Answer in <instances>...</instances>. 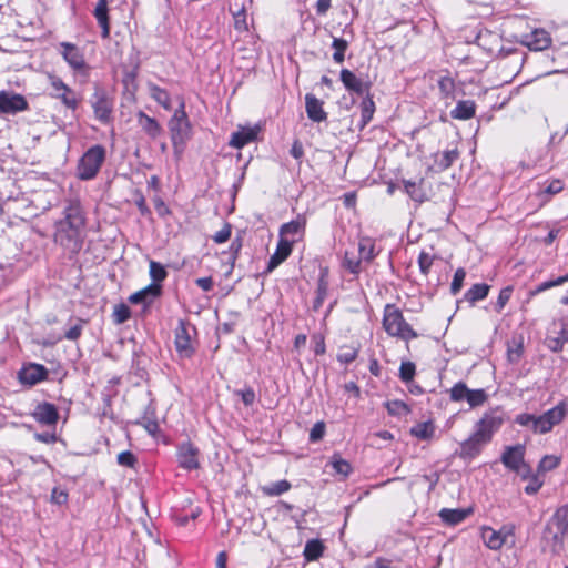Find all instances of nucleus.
Returning a JSON list of instances; mask_svg holds the SVG:
<instances>
[{
    "instance_id": "1",
    "label": "nucleus",
    "mask_w": 568,
    "mask_h": 568,
    "mask_svg": "<svg viewBox=\"0 0 568 568\" xmlns=\"http://www.w3.org/2000/svg\"><path fill=\"white\" fill-rule=\"evenodd\" d=\"M505 422L504 413L499 408H493L474 425V430L468 438L459 445L458 455L463 459H474L493 440L494 435L501 428Z\"/></svg>"
},
{
    "instance_id": "2",
    "label": "nucleus",
    "mask_w": 568,
    "mask_h": 568,
    "mask_svg": "<svg viewBox=\"0 0 568 568\" xmlns=\"http://www.w3.org/2000/svg\"><path fill=\"white\" fill-rule=\"evenodd\" d=\"M64 217L55 223L54 240L60 245L79 250L82 243V232L85 219L78 200H70L63 211Z\"/></svg>"
},
{
    "instance_id": "3",
    "label": "nucleus",
    "mask_w": 568,
    "mask_h": 568,
    "mask_svg": "<svg viewBox=\"0 0 568 568\" xmlns=\"http://www.w3.org/2000/svg\"><path fill=\"white\" fill-rule=\"evenodd\" d=\"M568 406L566 402H560L555 407L541 415L528 413L519 414L515 417V423L529 428L535 434L549 433L555 425H558L566 416Z\"/></svg>"
},
{
    "instance_id": "4",
    "label": "nucleus",
    "mask_w": 568,
    "mask_h": 568,
    "mask_svg": "<svg viewBox=\"0 0 568 568\" xmlns=\"http://www.w3.org/2000/svg\"><path fill=\"white\" fill-rule=\"evenodd\" d=\"M383 327L388 335L404 341L417 337V333L405 321L402 311L395 304H386L383 314Z\"/></svg>"
},
{
    "instance_id": "5",
    "label": "nucleus",
    "mask_w": 568,
    "mask_h": 568,
    "mask_svg": "<svg viewBox=\"0 0 568 568\" xmlns=\"http://www.w3.org/2000/svg\"><path fill=\"white\" fill-rule=\"evenodd\" d=\"M105 156L106 150L104 146L97 144L89 148L78 162V178L83 181L95 178L105 161Z\"/></svg>"
},
{
    "instance_id": "6",
    "label": "nucleus",
    "mask_w": 568,
    "mask_h": 568,
    "mask_svg": "<svg viewBox=\"0 0 568 568\" xmlns=\"http://www.w3.org/2000/svg\"><path fill=\"white\" fill-rule=\"evenodd\" d=\"M168 125L174 149L182 150L186 141L191 138L192 131L191 123L185 112V102L183 99L180 100L179 108L174 111Z\"/></svg>"
},
{
    "instance_id": "7",
    "label": "nucleus",
    "mask_w": 568,
    "mask_h": 568,
    "mask_svg": "<svg viewBox=\"0 0 568 568\" xmlns=\"http://www.w3.org/2000/svg\"><path fill=\"white\" fill-rule=\"evenodd\" d=\"M51 97L59 99L64 106L71 110H75L79 105L78 94L65 84L61 78L57 75H50Z\"/></svg>"
},
{
    "instance_id": "8",
    "label": "nucleus",
    "mask_w": 568,
    "mask_h": 568,
    "mask_svg": "<svg viewBox=\"0 0 568 568\" xmlns=\"http://www.w3.org/2000/svg\"><path fill=\"white\" fill-rule=\"evenodd\" d=\"M94 116L102 123H108L111 120L113 110V101L102 88H95L94 93L90 100Z\"/></svg>"
},
{
    "instance_id": "9",
    "label": "nucleus",
    "mask_w": 568,
    "mask_h": 568,
    "mask_svg": "<svg viewBox=\"0 0 568 568\" xmlns=\"http://www.w3.org/2000/svg\"><path fill=\"white\" fill-rule=\"evenodd\" d=\"M195 328L187 322L180 320L179 324L174 331L175 339V348L180 356L191 357L194 353V348L192 346V332Z\"/></svg>"
},
{
    "instance_id": "10",
    "label": "nucleus",
    "mask_w": 568,
    "mask_h": 568,
    "mask_svg": "<svg viewBox=\"0 0 568 568\" xmlns=\"http://www.w3.org/2000/svg\"><path fill=\"white\" fill-rule=\"evenodd\" d=\"M200 450L191 442H184L178 446L176 459L181 468L195 470L200 468Z\"/></svg>"
},
{
    "instance_id": "11",
    "label": "nucleus",
    "mask_w": 568,
    "mask_h": 568,
    "mask_svg": "<svg viewBox=\"0 0 568 568\" xmlns=\"http://www.w3.org/2000/svg\"><path fill=\"white\" fill-rule=\"evenodd\" d=\"M513 528L508 526L501 527L499 530H495L491 527L481 528V539L484 544L491 550H498L508 542L509 538H513Z\"/></svg>"
},
{
    "instance_id": "12",
    "label": "nucleus",
    "mask_w": 568,
    "mask_h": 568,
    "mask_svg": "<svg viewBox=\"0 0 568 568\" xmlns=\"http://www.w3.org/2000/svg\"><path fill=\"white\" fill-rule=\"evenodd\" d=\"M59 53L68 65L75 72H82L87 69L83 51L70 42L59 43Z\"/></svg>"
},
{
    "instance_id": "13",
    "label": "nucleus",
    "mask_w": 568,
    "mask_h": 568,
    "mask_svg": "<svg viewBox=\"0 0 568 568\" xmlns=\"http://www.w3.org/2000/svg\"><path fill=\"white\" fill-rule=\"evenodd\" d=\"M49 371L38 363L24 364L18 372L19 382L22 385L34 386L48 378Z\"/></svg>"
},
{
    "instance_id": "14",
    "label": "nucleus",
    "mask_w": 568,
    "mask_h": 568,
    "mask_svg": "<svg viewBox=\"0 0 568 568\" xmlns=\"http://www.w3.org/2000/svg\"><path fill=\"white\" fill-rule=\"evenodd\" d=\"M28 109L24 97L18 93L0 91V113L16 114Z\"/></svg>"
},
{
    "instance_id": "15",
    "label": "nucleus",
    "mask_w": 568,
    "mask_h": 568,
    "mask_svg": "<svg viewBox=\"0 0 568 568\" xmlns=\"http://www.w3.org/2000/svg\"><path fill=\"white\" fill-rule=\"evenodd\" d=\"M306 220L303 216H297L295 220L285 223L280 229V240H286L290 245L300 241L305 232Z\"/></svg>"
},
{
    "instance_id": "16",
    "label": "nucleus",
    "mask_w": 568,
    "mask_h": 568,
    "mask_svg": "<svg viewBox=\"0 0 568 568\" xmlns=\"http://www.w3.org/2000/svg\"><path fill=\"white\" fill-rule=\"evenodd\" d=\"M341 81L348 92L356 93L358 95H366L369 93L371 82L357 77L348 69H343L341 71Z\"/></svg>"
},
{
    "instance_id": "17",
    "label": "nucleus",
    "mask_w": 568,
    "mask_h": 568,
    "mask_svg": "<svg viewBox=\"0 0 568 568\" xmlns=\"http://www.w3.org/2000/svg\"><path fill=\"white\" fill-rule=\"evenodd\" d=\"M525 447L523 445L507 446L501 455L505 467L520 473L526 465L524 463Z\"/></svg>"
},
{
    "instance_id": "18",
    "label": "nucleus",
    "mask_w": 568,
    "mask_h": 568,
    "mask_svg": "<svg viewBox=\"0 0 568 568\" xmlns=\"http://www.w3.org/2000/svg\"><path fill=\"white\" fill-rule=\"evenodd\" d=\"M162 288L160 284H149L144 288L131 294L129 302L132 304H142L149 307L156 297L161 295Z\"/></svg>"
},
{
    "instance_id": "19",
    "label": "nucleus",
    "mask_w": 568,
    "mask_h": 568,
    "mask_svg": "<svg viewBox=\"0 0 568 568\" xmlns=\"http://www.w3.org/2000/svg\"><path fill=\"white\" fill-rule=\"evenodd\" d=\"M524 43L535 51H542L550 47L551 38L544 29H536L525 37Z\"/></svg>"
},
{
    "instance_id": "20",
    "label": "nucleus",
    "mask_w": 568,
    "mask_h": 568,
    "mask_svg": "<svg viewBox=\"0 0 568 568\" xmlns=\"http://www.w3.org/2000/svg\"><path fill=\"white\" fill-rule=\"evenodd\" d=\"M33 417L37 422L51 426L57 424L59 414L57 407L53 404L42 403L36 407Z\"/></svg>"
},
{
    "instance_id": "21",
    "label": "nucleus",
    "mask_w": 568,
    "mask_h": 568,
    "mask_svg": "<svg viewBox=\"0 0 568 568\" xmlns=\"http://www.w3.org/2000/svg\"><path fill=\"white\" fill-rule=\"evenodd\" d=\"M305 108L307 116L314 122L325 121L327 118L326 112L323 109V102L315 95L307 93L305 95Z\"/></svg>"
},
{
    "instance_id": "22",
    "label": "nucleus",
    "mask_w": 568,
    "mask_h": 568,
    "mask_svg": "<svg viewBox=\"0 0 568 568\" xmlns=\"http://www.w3.org/2000/svg\"><path fill=\"white\" fill-rule=\"evenodd\" d=\"M257 132V128H241L236 132L232 133L229 144L232 148L242 149L246 144L256 140Z\"/></svg>"
},
{
    "instance_id": "23",
    "label": "nucleus",
    "mask_w": 568,
    "mask_h": 568,
    "mask_svg": "<svg viewBox=\"0 0 568 568\" xmlns=\"http://www.w3.org/2000/svg\"><path fill=\"white\" fill-rule=\"evenodd\" d=\"M93 16L101 28L102 38L106 39L110 36V23H109V8L106 0H98L97 6L93 10Z\"/></svg>"
},
{
    "instance_id": "24",
    "label": "nucleus",
    "mask_w": 568,
    "mask_h": 568,
    "mask_svg": "<svg viewBox=\"0 0 568 568\" xmlns=\"http://www.w3.org/2000/svg\"><path fill=\"white\" fill-rule=\"evenodd\" d=\"M292 245L286 240H278L275 252L267 263V272H272L282 264L292 253Z\"/></svg>"
},
{
    "instance_id": "25",
    "label": "nucleus",
    "mask_w": 568,
    "mask_h": 568,
    "mask_svg": "<svg viewBox=\"0 0 568 568\" xmlns=\"http://www.w3.org/2000/svg\"><path fill=\"white\" fill-rule=\"evenodd\" d=\"M136 120L142 131L151 139H156L162 133L160 123L154 119L145 114L143 111L136 113Z\"/></svg>"
},
{
    "instance_id": "26",
    "label": "nucleus",
    "mask_w": 568,
    "mask_h": 568,
    "mask_svg": "<svg viewBox=\"0 0 568 568\" xmlns=\"http://www.w3.org/2000/svg\"><path fill=\"white\" fill-rule=\"evenodd\" d=\"M471 513V509H450V508H443L438 516L442 519L443 523L449 525V526H456L464 521Z\"/></svg>"
},
{
    "instance_id": "27",
    "label": "nucleus",
    "mask_w": 568,
    "mask_h": 568,
    "mask_svg": "<svg viewBox=\"0 0 568 568\" xmlns=\"http://www.w3.org/2000/svg\"><path fill=\"white\" fill-rule=\"evenodd\" d=\"M476 103L471 100L458 101L455 109L450 111V116L456 120H469L475 116Z\"/></svg>"
},
{
    "instance_id": "28",
    "label": "nucleus",
    "mask_w": 568,
    "mask_h": 568,
    "mask_svg": "<svg viewBox=\"0 0 568 568\" xmlns=\"http://www.w3.org/2000/svg\"><path fill=\"white\" fill-rule=\"evenodd\" d=\"M146 88L150 97L153 100H155L160 105H162L168 111L172 109L171 97L165 89L160 88L153 82H148Z\"/></svg>"
},
{
    "instance_id": "29",
    "label": "nucleus",
    "mask_w": 568,
    "mask_h": 568,
    "mask_svg": "<svg viewBox=\"0 0 568 568\" xmlns=\"http://www.w3.org/2000/svg\"><path fill=\"white\" fill-rule=\"evenodd\" d=\"M358 253L363 262H372L376 256L375 241L371 237L364 236L358 241Z\"/></svg>"
},
{
    "instance_id": "30",
    "label": "nucleus",
    "mask_w": 568,
    "mask_h": 568,
    "mask_svg": "<svg viewBox=\"0 0 568 568\" xmlns=\"http://www.w3.org/2000/svg\"><path fill=\"white\" fill-rule=\"evenodd\" d=\"M410 434L420 440H428L435 434V426L432 422L418 423L410 428Z\"/></svg>"
},
{
    "instance_id": "31",
    "label": "nucleus",
    "mask_w": 568,
    "mask_h": 568,
    "mask_svg": "<svg viewBox=\"0 0 568 568\" xmlns=\"http://www.w3.org/2000/svg\"><path fill=\"white\" fill-rule=\"evenodd\" d=\"M324 551V546L321 540L312 539L308 540L304 547V557L307 561L317 560Z\"/></svg>"
},
{
    "instance_id": "32",
    "label": "nucleus",
    "mask_w": 568,
    "mask_h": 568,
    "mask_svg": "<svg viewBox=\"0 0 568 568\" xmlns=\"http://www.w3.org/2000/svg\"><path fill=\"white\" fill-rule=\"evenodd\" d=\"M489 292V285L485 283H478L473 285L465 294V300L470 304L484 300Z\"/></svg>"
},
{
    "instance_id": "33",
    "label": "nucleus",
    "mask_w": 568,
    "mask_h": 568,
    "mask_svg": "<svg viewBox=\"0 0 568 568\" xmlns=\"http://www.w3.org/2000/svg\"><path fill=\"white\" fill-rule=\"evenodd\" d=\"M423 179L419 182L415 181H404V189L406 193L410 196L412 200L416 202H424L426 200V194L422 187Z\"/></svg>"
},
{
    "instance_id": "34",
    "label": "nucleus",
    "mask_w": 568,
    "mask_h": 568,
    "mask_svg": "<svg viewBox=\"0 0 568 568\" xmlns=\"http://www.w3.org/2000/svg\"><path fill=\"white\" fill-rule=\"evenodd\" d=\"M562 190L564 182L561 180H551L545 183V186L539 191L538 196L546 202L550 196L560 193Z\"/></svg>"
},
{
    "instance_id": "35",
    "label": "nucleus",
    "mask_w": 568,
    "mask_h": 568,
    "mask_svg": "<svg viewBox=\"0 0 568 568\" xmlns=\"http://www.w3.org/2000/svg\"><path fill=\"white\" fill-rule=\"evenodd\" d=\"M375 112V103L369 97V94H366V97L363 99L361 103V118H362V125H366L373 118Z\"/></svg>"
},
{
    "instance_id": "36",
    "label": "nucleus",
    "mask_w": 568,
    "mask_h": 568,
    "mask_svg": "<svg viewBox=\"0 0 568 568\" xmlns=\"http://www.w3.org/2000/svg\"><path fill=\"white\" fill-rule=\"evenodd\" d=\"M291 489V483L283 479L272 483L262 488V491L267 496H280Z\"/></svg>"
},
{
    "instance_id": "37",
    "label": "nucleus",
    "mask_w": 568,
    "mask_h": 568,
    "mask_svg": "<svg viewBox=\"0 0 568 568\" xmlns=\"http://www.w3.org/2000/svg\"><path fill=\"white\" fill-rule=\"evenodd\" d=\"M329 464L337 474L344 477H347L352 471L351 464L347 460L343 459L341 455L337 453H335L332 456Z\"/></svg>"
},
{
    "instance_id": "38",
    "label": "nucleus",
    "mask_w": 568,
    "mask_h": 568,
    "mask_svg": "<svg viewBox=\"0 0 568 568\" xmlns=\"http://www.w3.org/2000/svg\"><path fill=\"white\" fill-rule=\"evenodd\" d=\"M385 407L392 416H404L410 412L407 404L398 399L386 402Z\"/></svg>"
},
{
    "instance_id": "39",
    "label": "nucleus",
    "mask_w": 568,
    "mask_h": 568,
    "mask_svg": "<svg viewBox=\"0 0 568 568\" xmlns=\"http://www.w3.org/2000/svg\"><path fill=\"white\" fill-rule=\"evenodd\" d=\"M150 277L152 278L151 284H160L163 282L168 275L164 266L160 264L159 262L151 261L150 262Z\"/></svg>"
},
{
    "instance_id": "40",
    "label": "nucleus",
    "mask_w": 568,
    "mask_h": 568,
    "mask_svg": "<svg viewBox=\"0 0 568 568\" xmlns=\"http://www.w3.org/2000/svg\"><path fill=\"white\" fill-rule=\"evenodd\" d=\"M469 390L470 389L467 387L465 383L458 382L450 388L449 397L453 402L466 400Z\"/></svg>"
},
{
    "instance_id": "41",
    "label": "nucleus",
    "mask_w": 568,
    "mask_h": 568,
    "mask_svg": "<svg viewBox=\"0 0 568 568\" xmlns=\"http://www.w3.org/2000/svg\"><path fill=\"white\" fill-rule=\"evenodd\" d=\"M332 47L335 50V52L333 53V60L336 63H342L345 59V51L348 47L347 41L341 38H334Z\"/></svg>"
},
{
    "instance_id": "42",
    "label": "nucleus",
    "mask_w": 568,
    "mask_h": 568,
    "mask_svg": "<svg viewBox=\"0 0 568 568\" xmlns=\"http://www.w3.org/2000/svg\"><path fill=\"white\" fill-rule=\"evenodd\" d=\"M488 396L484 389H470L467 396L466 402L471 408L481 406Z\"/></svg>"
},
{
    "instance_id": "43",
    "label": "nucleus",
    "mask_w": 568,
    "mask_h": 568,
    "mask_svg": "<svg viewBox=\"0 0 568 568\" xmlns=\"http://www.w3.org/2000/svg\"><path fill=\"white\" fill-rule=\"evenodd\" d=\"M415 374H416V366L413 362H410V361L402 362L400 367H399V378L404 383L412 382Z\"/></svg>"
},
{
    "instance_id": "44",
    "label": "nucleus",
    "mask_w": 568,
    "mask_h": 568,
    "mask_svg": "<svg viewBox=\"0 0 568 568\" xmlns=\"http://www.w3.org/2000/svg\"><path fill=\"white\" fill-rule=\"evenodd\" d=\"M567 516H568V508L558 509L556 511L555 516L552 517L550 525L556 524L557 529L561 534H564L568 528Z\"/></svg>"
},
{
    "instance_id": "45",
    "label": "nucleus",
    "mask_w": 568,
    "mask_h": 568,
    "mask_svg": "<svg viewBox=\"0 0 568 568\" xmlns=\"http://www.w3.org/2000/svg\"><path fill=\"white\" fill-rule=\"evenodd\" d=\"M458 155L459 153L456 149L446 150L440 154L437 163L443 170H446L458 159Z\"/></svg>"
},
{
    "instance_id": "46",
    "label": "nucleus",
    "mask_w": 568,
    "mask_h": 568,
    "mask_svg": "<svg viewBox=\"0 0 568 568\" xmlns=\"http://www.w3.org/2000/svg\"><path fill=\"white\" fill-rule=\"evenodd\" d=\"M112 316H113V321L116 324H123L124 322H126L130 318L131 311L128 305H125L123 303L118 304L114 306Z\"/></svg>"
},
{
    "instance_id": "47",
    "label": "nucleus",
    "mask_w": 568,
    "mask_h": 568,
    "mask_svg": "<svg viewBox=\"0 0 568 568\" xmlns=\"http://www.w3.org/2000/svg\"><path fill=\"white\" fill-rule=\"evenodd\" d=\"M361 257L356 258L349 252L345 253L343 266L352 274H358L361 272Z\"/></svg>"
},
{
    "instance_id": "48",
    "label": "nucleus",
    "mask_w": 568,
    "mask_h": 568,
    "mask_svg": "<svg viewBox=\"0 0 568 568\" xmlns=\"http://www.w3.org/2000/svg\"><path fill=\"white\" fill-rule=\"evenodd\" d=\"M568 282V274L564 275V276H559L558 278L556 280H550V281H546V282H542L540 283L534 291H532V295L534 294H539L541 292H545L549 288H552L555 286H559V285H562L564 283Z\"/></svg>"
},
{
    "instance_id": "49",
    "label": "nucleus",
    "mask_w": 568,
    "mask_h": 568,
    "mask_svg": "<svg viewBox=\"0 0 568 568\" xmlns=\"http://www.w3.org/2000/svg\"><path fill=\"white\" fill-rule=\"evenodd\" d=\"M438 87L445 98H454L455 82L450 77H442Z\"/></svg>"
},
{
    "instance_id": "50",
    "label": "nucleus",
    "mask_w": 568,
    "mask_h": 568,
    "mask_svg": "<svg viewBox=\"0 0 568 568\" xmlns=\"http://www.w3.org/2000/svg\"><path fill=\"white\" fill-rule=\"evenodd\" d=\"M465 277H466L465 270L462 268V267L457 268L455 274H454L452 284H450V292H452L453 295H456V294L459 293V291L463 287V283H464Z\"/></svg>"
},
{
    "instance_id": "51",
    "label": "nucleus",
    "mask_w": 568,
    "mask_h": 568,
    "mask_svg": "<svg viewBox=\"0 0 568 568\" xmlns=\"http://www.w3.org/2000/svg\"><path fill=\"white\" fill-rule=\"evenodd\" d=\"M358 351L354 347H343L337 355V361L343 364H349L356 359Z\"/></svg>"
},
{
    "instance_id": "52",
    "label": "nucleus",
    "mask_w": 568,
    "mask_h": 568,
    "mask_svg": "<svg viewBox=\"0 0 568 568\" xmlns=\"http://www.w3.org/2000/svg\"><path fill=\"white\" fill-rule=\"evenodd\" d=\"M560 463V459L554 455H547L545 456L539 465H538V468L540 471H549V470H552L555 469L556 467H558Z\"/></svg>"
},
{
    "instance_id": "53",
    "label": "nucleus",
    "mask_w": 568,
    "mask_h": 568,
    "mask_svg": "<svg viewBox=\"0 0 568 568\" xmlns=\"http://www.w3.org/2000/svg\"><path fill=\"white\" fill-rule=\"evenodd\" d=\"M434 263V256L426 252H420L418 256V266L424 275H427Z\"/></svg>"
},
{
    "instance_id": "54",
    "label": "nucleus",
    "mask_w": 568,
    "mask_h": 568,
    "mask_svg": "<svg viewBox=\"0 0 568 568\" xmlns=\"http://www.w3.org/2000/svg\"><path fill=\"white\" fill-rule=\"evenodd\" d=\"M513 288L510 286L504 287L498 295L496 310L500 312L511 297Z\"/></svg>"
},
{
    "instance_id": "55",
    "label": "nucleus",
    "mask_w": 568,
    "mask_h": 568,
    "mask_svg": "<svg viewBox=\"0 0 568 568\" xmlns=\"http://www.w3.org/2000/svg\"><path fill=\"white\" fill-rule=\"evenodd\" d=\"M83 324H84V321L78 320L77 324L71 326L65 332V334H64L65 338L69 339V341H77L81 336V334H82Z\"/></svg>"
},
{
    "instance_id": "56",
    "label": "nucleus",
    "mask_w": 568,
    "mask_h": 568,
    "mask_svg": "<svg viewBox=\"0 0 568 568\" xmlns=\"http://www.w3.org/2000/svg\"><path fill=\"white\" fill-rule=\"evenodd\" d=\"M325 434V424L323 422H317L310 432V440L315 443L323 438Z\"/></svg>"
},
{
    "instance_id": "57",
    "label": "nucleus",
    "mask_w": 568,
    "mask_h": 568,
    "mask_svg": "<svg viewBox=\"0 0 568 568\" xmlns=\"http://www.w3.org/2000/svg\"><path fill=\"white\" fill-rule=\"evenodd\" d=\"M51 501L57 505H63L68 501V494L65 490L54 487L51 491Z\"/></svg>"
},
{
    "instance_id": "58",
    "label": "nucleus",
    "mask_w": 568,
    "mask_h": 568,
    "mask_svg": "<svg viewBox=\"0 0 568 568\" xmlns=\"http://www.w3.org/2000/svg\"><path fill=\"white\" fill-rule=\"evenodd\" d=\"M135 462H136V459H135L134 455L129 450L121 452L118 455V463L121 466L133 467Z\"/></svg>"
},
{
    "instance_id": "59",
    "label": "nucleus",
    "mask_w": 568,
    "mask_h": 568,
    "mask_svg": "<svg viewBox=\"0 0 568 568\" xmlns=\"http://www.w3.org/2000/svg\"><path fill=\"white\" fill-rule=\"evenodd\" d=\"M236 394L241 396L245 406H251L255 402V392L251 387L237 390Z\"/></svg>"
},
{
    "instance_id": "60",
    "label": "nucleus",
    "mask_w": 568,
    "mask_h": 568,
    "mask_svg": "<svg viewBox=\"0 0 568 568\" xmlns=\"http://www.w3.org/2000/svg\"><path fill=\"white\" fill-rule=\"evenodd\" d=\"M231 236V226L230 224H225L220 231H217L214 236H213V240L216 242V243H224L226 242Z\"/></svg>"
},
{
    "instance_id": "61",
    "label": "nucleus",
    "mask_w": 568,
    "mask_h": 568,
    "mask_svg": "<svg viewBox=\"0 0 568 568\" xmlns=\"http://www.w3.org/2000/svg\"><path fill=\"white\" fill-rule=\"evenodd\" d=\"M542 486V481L537 477L532 476L529 479L528 485L525 487V493L528 495H535Z\"/></svg>"
},
{
    "instance_id": "62",
    "label": "nucleus",
    "mask_w": 568,
    "mask_h": 568,
    "mask_svg": "<svg viewBox=\"0 0 568 568\" xmlns=\"http://www.w3.org/2000/svg\"><path fill=\"white\" fill-rule=\"evenodd\" d=\"M508 359L511 363H517L523 355V345L518 344L514 348H509L507 352Z\"/></svg>"
},
{
    "instance_id": "63",
    "label": "nucleus",
    "mask_w": 568,
    "mask_h": 568,
    "mask_svg": "<svg viewBox=\"0 0 568 568\" xmlns=\"http://www.w3.org/2000/svg\"><path fill=\"white\" fill-rule=\"evenodd\" d=\"M195 283L204 292H210L213 288V278L211 276L196 278Z\"/></svg>"
},
{
    "instance_id": "64",
    "label": "nucleus",
    "mask_w": 568,
    "mask_h": 568,
    "mask_svg": "<svg viewBox=\"0 0 568 568\" xmlns=\"http://www.w3.org/2000/svg\"><path fill=\"white\" fill-rule=\"evenodd\" d=\"M291 155L296 160H300L303 158L304 149L300 141H295L293 143L292 149H291Z\"/></svg>"
}]
</instances>
